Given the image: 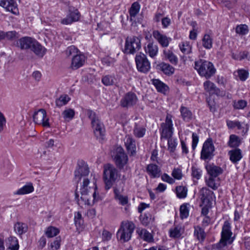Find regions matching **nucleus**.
<instances>
[{
  "label": "nucleus",
  "instance_id": "obj_1",
  "mask_svg": "<svg viewBox=\"0 0 250 250\" xmlns=\"http://www.w3.org/2000/svg\"><path fill=\"white\" fill-rule=\"evenodd\" d=\"M87 115L91 121L94 134L97 139L103 143L105 139V130L104 126L99 120L98 116L92 110H88Z\"/></svg>",
  "mask_w": 250,
  "mask_h": 250
},
{
  "label": "nucleus",
  "instance_id": "obj_2",
  "mask_svg": "<svg viewBox=\"0 0 250 250\" xmlns=\"http://www.w3.org/2000/svg\"><path fill=\"white\" fill-rule=\"evenodd\" d=\"M232 235L230 224L226 221L222 227L221 239L218 243L213 246V248L215 250H225L227 246L231 244L234 241Z\"/></svg>",
  "mask_w": 250,
  "mask_h": 250
},
{
  "label": "nucleus",
  "instance_id": "obj_3",
  "mask_svg": "<svg viewBox=\"0 0 250 250\" xmlns=\"http://www.w3.org/2000/svg\"><path fill=\"white\" fill-rule=\"evenodd\" d=\"M194 68L201 76L207 79L210 78L216 72V69L212 62L201 59L195 62Z\"/></svg>",
  "mask_w": 250,
  "mask_h": 250
},
{
  "label": "nucleus",
  "instance_id": "obj_4",
  "mask_svg": "<svg viewBox=\"0 0 250 250\" xmlns=\"http://www.w3.org/2000/svg\"><path fill=\"white\" fill-rule=\"evenodd\" d=\"M89 180L88 178H84L83 179V184L80 188V192L81 194V200L83 202L84 205H87L88 206L92 205L95 202H97L99 200V195L96 194V189L97 187L95 184L94 183V188H93L94 192L93 193V202L91 203L88 198V193L92 188L90 187H88L89 184Z\"/></svg>",
  "mask_w": 250,
  "mask_h": 250
},
{
  "label": "nucleus",
  "instance_id": "obj_5",
  "mask_svg": "<svg viewBox=\"0 0 250 250\" xmlns=\"http://www.w3.org/2000/svg\"><path fill=\"white\" fill-rule=\"evenodd\" d=\"M119 177L118 171L113 165L107 164L104 166L103 178L106 189L111 188Z\"/></svg>",
  "mask_w": 250,
  "mask_h": 250
},
{
  "label": "nucleus",
  "instance_id": "obj_6",
  "mask_svg": "<svg viewBox=\"0 0 250 250\" xmlns=\"http://www.w3.org/2000/svg\"><path fill=\"white\" fill-rule=\"evenodd\" d=\"M141 36L127 37L125 40L124 53L127 54H133L141 48Z\"/></svg>",
  "mask_w": 250,
  "mask_h": 250
},
{
  "label": "nucleus",
  "instance_id": "obj_7",
  "mask_svg": "<svg viewBox=\"0 0 250 250\" xmlns=\"http://www.w3.org/2000/svg\"><path fill=\"white\" fill-rule=\"evenodd\" d=\"M135 229V225L132 222L122 223L117 233V238L123 242L129 241Z\"/></svg>",
  "mask_w": 250,
  "mask_h": 250
},
{
  "label": "nucleus",
  "instance_id": "obj_8",
  "mask_svg": "<svg viewBox=\"0 0 250 250\" xmlns=\"http://www.w3.org/2000/svg\"><path fill=\"white\" fill-rule=\"evenodd\" d=\"M172 116L167 114L165 122L161 123L160 132L161 139H167L172 137L173 134Z\"/></svg>",
  "mask_w": 250,
  "mask_h": 250
},
{
  "label": "nucleus",
  "instance_id": "obj_9",
  "mask_svg": "<svg viewBox=\"0 0 250 250\" xmlns=\"http://www.w3.org/2000/svg\"><path fill=\"white\" fill-rule=\"evenodd\" d=\"M135 62L138 70L142 73H146L150 69V63L146 55L139 53L136 55Z\"/></svg>",
  "mask_w": 250,
  "mask_h": 250
},
{
  "label": "nucleus",
  "instance_id": "obj_10",
  "mask_svg": "<svg viewBox=\"0 0 250 250\" xmlns=\"http://www.w3.org/2000/svg\"><path fill=\"white\" fill-rule=\"evenodd\" d=\"M214 150L215 148L212 139H208L203 144L201 152V159L204 160H211L214 156Z\"/></svg>",
  "mask_w": 250,
  "mask_h": 250
},
{
  "label": "nucleus",
  "instance_id": "obj_11",
  "mask_svg": "<svg viewBox=\"0 0 250 250\" xmlns=\"http://www.w3.org/2000/svg\"><path fill=\"white\" fill-rule=\"evenodd\" d=\"M199 194L203 205L212 206V202L215 201L216 197L213 192L206 187L202 188Z\"/></svg>",
  "mask_w": 250,
  "mask_h": 250
},
{
  "label": "nucleus",
  "instance_id": "obj_12",
  "mask_svg": "<svg viewBox=\"0 0 250 250\" xmlns=\"http://www.w3.org/2000/svg\"><path fill=\"white\" fill-rule=\"evenodd\" d=\"M113 159L117 167L120 169L123 168L128 162V157L121 147L116 148Z\"/></svg>",
  "mask_w": 250,
  "mask_h": 250
},
{
  "label": "nucleus",
  "instance_id": "obj_13",
  "mask_svg": "<svg viewBox=\"0 0 250 250\" xmlns=\"http://www.w3.org/2000/svg\"><path fill=\"white\" fill-rule=\"evenodd\" d=\"M33 121L35 124L42 125L43 127H50L49 118L46 116V112L44 109H40L35 112L33 115Z\"/></svg>",
  "mask_w": 250,
  "mask_h": 250
},
{
  "label": "nucleus",
  "instance_id": "obj_14",
  "mask_svg": "<svg viewBox=\"0 0 250 250\" xmlns=\"http://www.w3.org/2000/svg\"><path fill=\"white\" fill-rule=\"evenodd\" d=\"M80 16V13L78 9L69 7L66 17L61 20V23L65 25L70 24L74 22L78 21Z\"/></svg>",
  "mask_w": 250,
  "mask_h": 250
},
{
  "label": "nucleus",
  "instance_id": "obj_15",
  "mask_svg": "<svg viewBox=\"0 0 250 250\" xmlns=\"http://www.w3.org/2000/svg\"><path fill=\"white\" fill-rule=\"evenodd\" d=\"M138 98L136 94L129 92L125 94L120 101L121 105L124 107L133 106L137 103Z\"/></svg>",
  "mask_w": 250,
  "mask_h": 250
},
{
  "label": "nucleus",
  "instance_id": "obj_16",
  "mask_svg": "<svg viewBox=\"0 0 250 250\" xmlns=\"http://www.w3.org/2000/svg\"><path fill=\"white\" fill-rule=\"evenodd\" d=\"M89 173L87 165L83 162H80L78 165V168L75 171V179L79 182L82 177H85Z\"/></svg>",
  "mask_w": 250,
  "mask_h": 250
},
{
  "label": "nucleus",
  "instance_id": "obj_17",
  "mask_svg": "<svg viewBox=\"0 0 250 250\" xmlns=\"http://www.w3.org/2000/svg\"><path fill=\"white\" fill-rule=\"evenodd\" d=\"M85 61V56L80 52L72 58L70 67L72 69H77L84 65Z\"/></svg>",
  "mask_w": 250,
  "mask_h": 250
},
{
  "label": "nucleus",
  "instance_id": "obj_18",
  "mask_svg": "<svg viewBox=\"0 0 250 250\" xmlns=\"http://www.w3.org/2000/svg\"><path fill=\"white\" fill-rule=\"evenodd\" d=\"M154 39L163 47H167L169 45L171 39L166 35L161 34L158 30H154L152 33Z\"/></svg>",
  "mask_w": 250,
  "mask_h": 250
},
{
  "label": "nucleus",
  "instance_id": "obj_19",
  "mask_svg": "<svg viewBox=\"0 0 250 250\" xmlns=\"http://www.w3.org/2000/svg\"><path fill=\"white\" fill-rule=\"evenodd\" d=\"M35 40L29 37H22L17 41L16 46L22 50L30 49Z\"/></svg>",
  "mask_w": 250,
  "mask_h": 250
},
{
  "label": "nucleus",
  "instance_id": "obj_20",
  "mask_svg": "<svg viewBox=\"0 0 250 250\" xmlns=\"http://www.w3.org/2000/svg\"><path fill=\"white\" fill-rule=\"evenodd\" d=\"M0 6L14 14H16L18 12L17 5L15 0H0Z\"/></svg>",
  "mask_w": 250,
  "mask_h": 250
},
{
  "label": "nucleus",
  "instance_id": "obj_21",
  "mask_svg": "<svg viewBox=\"0 0 250 250\" xmlns=\"http://www.w3.org/2000/svg\"><path fill=\"white\" fill-rule=\"evenodd\" d=\"M205 90L210 95L215 94L218 96H222V92L217 88L215 84L210 81H206L203 84Z\"/></svg>",
  "mask_w": 250,
  "mask_h": 250
},
{
  "label": "nucleus",
  "instance_id": "obj_22",
  "mask_svg": "<svg viewBox=\"0 0 250 250\" xmlns=\"http://www.w3.org/2000/svg\"><path fill=\"white\" fill-rule=\"evenodd\" d=\"M124 141L128 153L130 155L133 156L135 155L136 154V147L134 139L131 136L127 135L125 137Z\"/></svg>",
  "mask_w": 250,
  "mask_h": 250
},
{
  "label": "nucleus",
  "instance_id": "obj_23",
  "mask_svg": "<svg viewBox=\"0 0 250 250\" xmlns=\"http://www.w3.org/2000/svg\"><path fill=\"white\" fill-rule=\"evenodd\" d=\"M30 50L40 58H42L46 52V49L36 40L33 42Z\"/></svg>",
  "mask_w": 250,
  "mask_h": 250
},
{
  "label": "nucleus",
  "instance_id": "obj_24",
  "mask_svg": "<svg viewBox=\"0 0 250 250\" xmlns=\"http://www.w3.org/2000/svg\"><path fill=\"white\" fill-rule=\"evenodd\" d=\"M146 171L151 178L159 177L161 175V170L157 165L150 164L147 166Z\"/></svg>",
  "mask_w": 250,
  "mask_h": 250
},
{
  "label": "nucleus",
  "instance_id": "obj_25",
  "mask_svg": "<svg viewBox=\"0 0 250 250\" xmlns=\"http://www.w3.org/2000/svg\"><path fill=\"white\" fill-rule=\"evenodd\" d=\"M228 155L230 161L233 164L237 163L243 157L242 150L238 148L229 151Z\"/></svg>",
  "mask_w": 250,
  "mask_h": 250
},
{
  "label": "nucleus",
  "instance_id": "obj_26",
  "mask_svg": "<svg viewBox=\"0 0 250 250\" xmlns=\"http://www.w3.org/2000/svg\"><path fill=\"white\" fill-rule=\"evenodd\" d=\"M185 232L184 227L181 225H175L169 230V236L173 238H179Z\"/></svg>",
  "mask_w": 250,
  "mask_h": 250
},
{
  "label": "nucleus",
  "instance_id": "obj_27",
  "mask_svg": "<svg viewBox=\"0 0 250 250\" xmlns=\"http://www.w3.org/2000/svg\"><path fill=\"white\" fill-rule=\"evenodd\" d=\"M145 51L151 58H153L158 54V47L153 42L149 41L146 46H145Z\"/></svg>",
  "mask_w": 250,
  "mask_h": 250
},
{
  "label": "nucleus",
  "instance_id": "obj_28",
  "mask_svg": "<svg viewBox=\"0 0 250 250\" xmlns=\"http://www.w3.org/2000/svg\"><path fill=\"white\" fill-rule=\"evenodd\" d=\"M180 111L182 118L184 121L188 122L193 118V113L188 108L182 105Z\"/></svg>",
  "mask_w": 250,
  "mask_h": 250
},
{
  "label": "nucleus",
  "instance_id": "obj_29",
  "mask_svg": "<svg viewBox=\"0 0 250 250\" xmlns=\"http://www.w3.org/2000/svg\"><path fill=\"white\" fill-rule=\"evenodd\" d=\"M165 74L170 76L174 74L175 68L169 63L162 62L157 66Z\"/></svg>",
  "mask_w": 250,
  "mask_h": 250
},
{
  "label": "nucleus",
  "instance_id": "obj_30",
  "mask_svg": "<svg viewBox=\"0 0 250 250\" xmlns=\"http://www.w3.org/2000/svg\"><path fill=\"white\" fill-rule=\"evenodd\" d=\"M207 169L210 177L216 178L223 172V169L220 167L215 165H209L207 167Z\"/></svg>",
  "mask_w": 250,
  "mask_h": 250
},
{
  "label": "nucleus",
  "instance_id": "obj_31",
  "mask_svg": "<svg viewBox=\"0 0 250 250\" xmlns=\"http://www.w3.org/2000/svg\"><path fill=\"white\" fill-rule=\"evenodd\" d=\"M115 198L119 201V204L122 206L127 205L128 206V198L127 196L120 194L119 190L116 188L114 189Z\"/></svg>",
  "mask_w": 250,
  "mask_h": 250
},
{
  "label": "nucleus",
  "instance_id": "obj_32",
  "mask_svg": "<svg viewBox=\"0 0 250 250\" xmlns=\"http://www.w3.org/2000/svg\"><path fill=\"white\" fill-rule=\"evenodd\" d=\"M202 44L206 49H210L212 47L213 38L210 34L208 33L204 34L202 39Z\"/></svg>",
  "mask_w": 250,
  "mask_h": 250
},
{
  "label": "nucleus",
  "instance_id": "obj_33",
  "mask_svg": "<svg viewBox=\"0 0 250 250\" xmlns=\"http://www.w3.org/2000/svg\"><path fill=\"white\" fill-rule=\"evenodd\" d=\"M180 51L184 54H189L192 53V44L188 41H184L179 44Z\"/></svg>",
  "mask_w": 250,
  "mask_h": 250
},
{
  "label": "nucleus",
  "instance_id": "obj_34",
  "mask_svg": "<svg viewBox=\"0 0 250 250\" xmlns=\"http://www.w3.org/2000/svg\"><path fill=\"white\" fill-rule=\"evenodd\" d=\"M164 55L165 58L171 64L176 65L178 62V59L176 55L170 50H164Z\"/></svg>",
  "mask_w": 250,
  "mask_h": 250
},
{
  "label": "nucleus",
  "instance_id": "obj_35",
  "mask_svg": "<svg viewBox=\"0 0 250 250\" xmlns=\"http://www.w3.org/2000/svg\"><path fill=\"white\" fill-rule=\"evenodd\" d=\"M6 245L9 250H18L19 249L18 240L15 236H11L8 237Z\"/></svg>",
  "mask_w": 250,
  "mask_h": 250
},
{
  "label": "nucleus",
  "instance_id": "obj_36",
  "mask_svg": "<svg viewBox=\"0 0 250 250\" xmlns=\"http://www.w3.org/2000/svg\"><path fill=\"white\" fill-rule=\"evenodd\" d=\"M14 229L17 234L21 235L27 231L28 226L25 223L17 222L15 224Z\"/></svg>",
  "mask_w": 250,
  "mask_h": 250
},
{
  "label": "nucleus",
  "instance_id": "obj_37",
  "mask_svg": "<svg viewBox=\"0 0 250 250\" xmlns=\"http://www.w3.org/2000/svg\"><path fill=\"white\" fill-rule=\"evenodd\" d=\"M140 237L144 241L148 243L153 241L152 235L146 229H141L137 230Z\"/></svg>",
  "mask_w": 250,
  "mask_h": 250
},
{
  "label": "nucleus",
  "instance_id": "obj_38",
  "mask_svg": "<svg viewBox=\"0 0 250 250\" xmlns=\"http://www.w3.org/2000/svg\"><path fill=\"white\" fill-rule=\"evenodd\" d=\"M241 144V141L239 137L234 134H231L229 136V141L228 142V145L233 148H237L240 146Z\"/></svg>",
  "mask_w": 250,
  "mask_h": 250
},
{
  "label": "nucleus",
  "instance_id": "obj_39",
  "mask_svg": "<svg viewBox=\"0 0 250 250\" xmlns=\"http://www.w3.org/2000/svg\"><path fill=\"white\" fill-rule=\"evenodd\" d=\"M140 219L142 224L144 226H148L154 220L152 215L149 213L141 214L140 216Z\"/></svg>",
  "mask_w": 250,
  "mask_h": 250
},
{
  "label": "nucleus",
  "instance_id": "obj_40",
  "mask_svg": "<svg viewBox=\"0 0 250 250\" xmlns=\"http://www.w3.org/2000/svg\"><path fill=\"white\" fill-rule=\"evenodd\" d=\"M146 129L143 126L135 124L133 128V134L137 138H142L146 133Z\"/></svg>",
  "mask_w": 250,
  "mask_h": 250
},
{
  "label": "nucleus",
  "instance_id": "obj_41",
  "mask_svg": "<svg viewBox=\"0 0 250 250\" xmlns=\"http://www.w3.org/2000/svg\"><path fill=\"white\" fill-rule=\"evenodd\" d=\"M34 190V187L32 183H28L23 187L19 189L16 192V194L23 195L32 192Z\"/></svg>",
  "mask_w": 250,
  "mask_h": 250
},
{
  "label": "nucleus",
  "instance_id": "obj_42",
  "mask_svg": "<svg viewBox=\"0 0 250 250\" xmlns=\"http://www.w3.org/2000/svg\"><path fill=\"white\" fill-rule=\"evenodd\" d=\"M175 192L177 197L179 199H183L187 197L188 188L183 186H177L175 188Z\"/></svg>",
  "mask_w": 250,
  "mask_h": 250
},
{
  "label": "nucleus",
  "instance_id": "obj_43",
  "mask_svg": "<svg viewBox=\"0 0 250 250\" xmlns=\"http://www.w3.org/2000/svg\"><path fill=\"white\" fill-rule=\"evenodd\" d=\"M75 114V112L74 109L71 108H66L62 112V115L64 120L67 122H69L73 119Z\"/></svg>",
  "mask_w": 250,
  "mask_h": 250
},
{
  "label": "nucleus",
  "instance_id": "obj_44",
  "mask_svg": "<svg viewBox=\"0 0 250 250\" xmlns=\"http://www.w3.org/2000/svg\"><path fill=\"white\" fill-rule=\"evenodd\" d=\"M153 83L157 91L160 92L165 94L168 90V86L159 80H153Z\"/></svg>",
  "mask_w": 250,
  "mask_h": 250
},
{
  "label": "nucleus",
  "instance_id": "obj_45",
  "mask_svg": "<svg viewBox=\"0 0 250 250\" xmlns=\"http://www.w3.org/2000/svg\"><path fill=\"white\" fill-rule=\"evenodd\" d=\"M70 98L67 95H62L55 101L56 105L59 107H62L67 104Z\"/></svg>",
  "mask_w": 250,
  "mask_h": 250
},
{
  "label": "nucleus",
  "instance_id": "obj_46",
  "mask_svg": "<svg viewBox=\"0 0 250 250\" xmlns=\"http://www.w3.org/2000/svg\"><path fill=\"white\" fill-rule=\"evenodd\" d=\"M140 9V4L138 2H133L129 10L131 18H135L138 14Z\"/></svg>",
  "mask_w": 250,
  "mask_h": 250
},
{
  "label": "nucleus",
  "instance_id": "obj_47",
  "mask_svg": "<svg viewBox=\"0 0 250 250\" xmlns=\"http://www.w3.org/2000/svg\"><path fill=\"white\" fill-rule=\"evenodd\" d=\"M167 150L170 152H174L177 146V139L172 137L167 139Z\"/></svg>",
  "mask_w": 250,
  "mask_h": 250
},
{
  "label": "nucleus",
  "instance_id": "obj_48",
  "mask_svg": "<svg viewBox=\"0 0 250 250\" xmlns=\"http://www.w3.org/2000/svg\"><path fill=\"white\" fill-rule=\"evenodd\" d=\"M188 204H182L180 208V217L182 219L187 218L189 215Z\"/></svg>",
  "mask_w": 250,
  "mask_h": 250
},
{
  "label": "nucleus",
  "instance_id": "obj_49",
  "mask_svg": "<svg viewBox=\"0 0 250 250\" xmlns=\"http://www.w3.org/2000/svg\"><path fill=\"white\" fill-rule=\"evenodd\" d=\"M59 232V229L57 228L50 226L46 228V229L45 231V234L47 237L51 238L57 235Z\"/></svg>",
  "mask_w": 250,
  "mask_h": 250
},
{
  "label": "nucleus",
  "instance_id": "obj_50",
  "mask_svg": "<svg viewBox=\"0 0 250 250\" xmlns=\"http://www.w3.org/2000/svg\"><path fill=\"white\" fill-rule=\"evenodd\" d=\"M115 78L114 76L107 75L102 78V82L106 86L113 85L115 83Z\"/></svg>",
  "mask_w": 250,
  "mask_h": 250
},
{
  "label": "nucleus",
  "instance_id": "obj_51",
  "mask_svg": "<svg viewBox=\"0 0 250 250\" xmlns=\"http://www.w3.org/2000/svg\"><path fill=\"white\" fill-rule=\"evenodd\" d=\"M215 178V177L209 176L208 179L206 181V184L208 186L214 190L217 189L219 186V184L218 182H216L217 180Z\"/></svg>",
  "mask_w": 250,
  "mask_h": 250
},
{
  "label": "nucleus",
  "instance_id": "obj_52",
  "mask_svg": "<svg viewBox=\"0 0 250 250\" xmlns=\"http://www.w3.org/2000/svg\"><path fill=\"white\" fill-rule=\"evenodd\" d=\"M80 52V51L75 46L71 45L66 49L65 54L67 57L72 56V58Z\"/></svg>",
  "mask_w": 250,
  "mask_h": 250
},
{
  "label": "nucleus",
  "instance_id": "obj_53",
  "mask_svg": "<svg viewBox=\"0 0 250 250\" xmlns=\"http://www.w3.org/2000/svg\"><path fill=\"white\" fill-rule=\"evenodd\" d=\"M102 62L104 65L107 66H113L116 60L109 56H105L102 59Z\"/></svg>",
  "mask_w": 250,
  "mask_h": 250
},
{
  "label": "nucleus",
  "instance_id": "obj_54",
  "mask_svg": "<svg viewBox=\"0 0 250 250\" xmlns=\"http://www.w3.org/2000/svg\"><path fill=\"white\" fill-rule=\"evenodd\" d=\"M227 125L228 128L230 129L234 128L236 127L238 129H241L242 128L241 123L237 121H232L230 120H227Z\"/></svg>",
  "mask_w": 250,
  "mask_h": 250
},
{
  "label": "nucleus",
  "instance_id": "obj_55",
  "mask_svg": "<svg viewBox=\"0 0 250 250\" xmlns=\"http://www.w3.org/2000/svg\"><path fill=\"white\" fill-rule=\"evenodd\" d=\"M194 235L197 238L201 241H204L205 238V233L203 229L201 228L195 229L194 230Z\"/></svg>",
  "mask_w": 250,
  "mask_h": 250
},
{
  "label": "nucleus",
  "instance_id": "obj_56",
  "mask_svg": "<svg viewBox=\"0 0 250 250\" xmlns=\"http://www.w3.org/2000/svg\"><path fill=\"white\" fill-rule=\"evenodd\" d=\"M247 105V102L243 100H240L237 102H234L233 104L234 108L237 109H243Z\"/></svg>",
  "mask_w": 250,
  "mask_h": 250
},
{
  "label": "nucleus",
  "instance_id": "obj_57",
  "mask_svg": "<svg viewBox=\"0 0 250 250\" xmlns=\"http://www.w3.org/2000/svg\"><path fill=\"white\" fill-rule=\"evenodd\" d=\"M237 73V76L242 81H245L248 78L249 76L248 72L243 69L238 70Z\"/></svg>",
  "mask_w": 250,
  "mask_h": 250
},
{
  "label": "nucleus",
  "instance_id": "obj_58",
  "mask_svg": "<svg viewBox=\"0 0 250 250\" xmlns=\"http://www.w3.org/2000/svg\"><path fill=\"white\" fill-rule=\"evenodd\" d=\"M191 171V175L193 178H196L197 180H199L201 178L202 171L199 168L192 167Z\"/></svg>",
  "mask_w": 250,
  "mask_h": 250
},
{
  "label": "nucleus",
  "instance_id": "obj_59",
  "mask_svg": "<svg viewBox=\"0 0 250 250\" xmlns=\"http://www.w3.org/2000/svg\"><path fill=\"white\" fill-rule=\"evenodd\" d=\"M61 238L57 237L56 239L50 244V248L51 250H58L60 249L61 246Z\"/></svg>",
  "mask_w": 250,
  "mask_h": 250
},
{
  "label": "nucleus",
  "instance_id": "obj_60",
  "mask_svg": "<svg viewBox=\"0 0 250 250\" xmlns=\"http://www.w3.org/2000/svg\"><path fill=\"white\" fill-rule=\"evenodd\" d=\"M248 31L247 26L245 25H238L236 28V32L241 35H245Z\"/></svg>",
  "mask_w": 250,
  "mask_h": 250
},
{
  "label": "nucleus",
  "instance_id": "obj_61",
  "mask_svg": "<svg viewBox=\"0 0 250 250\" xmlns=\"http://www.w3.org/2000/svg\"><path fill=\"white\" fill-rule=\"evenodd\" d=\"M171 175L174 177V178L177 180L181 179L183 177L181 170L178 168L173 169Z\"/></svg>",
  "mask_w": 250,
  "mask_h": 250
},
{
  "label": "nucleus",
  "instance_id": "obj_62",
  "mask_svg": "<svg viewBox=\"0 0 250 250\" xmlns=\"http://www.w3.org/2000/svg\"><path fill=\"white\" fill-rule=\"evenodd\" d=\"M5 40H13L17 38V32L15 31L5 32Z\"/></svg>",
  "mask_w": 250,
  "mask_h": 250
},
{
  "label": "nucleus",
  "instance_id": "obj_63",
  "mask_svg": "<svg viewBox=\"0 0 250 250\" xmlns=\"http://www.w3.org/2000/svg\"><path fill=\"white\" fill-rule=\"evenodd\" d=\"M74 220L76 225H79L81 227L83 223V221L82 219V215L80 212H77L75 215Z\"/></svg>",
  "mask_w": 250,
  "mask_h": 250
},
{
  "label": "nucleus",
  "instance_id": "obj_64",
  "mask_svg": "<svg viewBox=\"0 0 250 250\" xmlns=\"http://www.w3.org/2000/svg\"><path fill=\"white\" fill-rule=\"evenodd\" d=\"M161 179L163 181L170 184H173L175 183L174 179L166 173H164L162 175Z\"/></svg>",
  "mask_w": 250,
  "mask_h": 250
}]
</instances>
